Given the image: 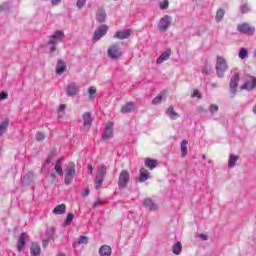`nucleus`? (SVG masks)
Returning a JSON list of instances; mask_svg holds the SVG:
<instances>
[{
    "instance_id": "obj_1",
    "label": "nucleus",
    "mask_w": 256,
    "mask_h": 256,
    "mask_svg": "<svg viewBox=\"0 0 256 256\" xmlns=\"http://www.w3.org/2000/svg\"><path fill=\"white\" fill-rule=\"evenodd\" d=\"M105 177H107V166H105V164H101L96 171L94 179L95 189H101L103 181H105Z\"/></svg>"
},
{
    "instance_id": "obj_2",
    "label": "nucleus",
    "mask_w": 256,
    "mask_h": 256,
    "mask_svg": "<svg viewBox=\"0 0 256 256\" xmlns=\"http://www.w3.org/2000/svg\"><path fill=\"white\" fill-rule=\"evenodd\" d=\"M215 68L218 77H225V72L229 69V66L223 56H217Z\"/></svg>"
},
{
    "instance_id": "obj_3",
    "label": "nucleus",
    "mask_w": 256,
    "mask_h": 256,
    "mask_svg": "<svg viewBox=\"0 0 256 256\" xmlns=\"http://www.w3.org/2000/svg\"><path fill=\"white\" fill-rule=\"evenodd\" d=\"M76 171H77V167L75 166V163L73 162L68 163L66 167V174L64 179L67 185H71V183H73V179H75Z\"/></svg>"
},
{
    "instance_id": "obj_4",
    "label": "nucleus",
    "mask_w": 256,
    "mask_h": 256,
    "mask_svg": "<svg viewBox=\"0 0 256 256\" xmlns=\"http://www.w3.org/2000/svg\"><path fill=\"white\" fill-rule=\"evenodd\" d=\"M256 87V77L249 74L245 75V82L240 86L241 91H253Z\"/></svg>"
},
{
    "instance_id": "obj_5",
    "label": "nucleus",
    "mask_w": 256,
    "mask_h": 256,
    "mask_svg": "<svg viewBox=\"0 0 256 256\" xmlns=\"http://www.w3.org/2000/svg\"><path fill=\"white\" fill-rule=\"evenodd\" d=\"M238 33H242L243 35L253 36L255 35V27L251 24L244 22L237 26Z\"/></svg>"
},
{
    "instance_id": "obj_6",
    "label": "nucleus",
    "mask_w": 256,
    "mask_h": 256,
    "mask_svg": "<svg viewBox=\"0 0 256 256\" xmlns=\"http://www.w3.org/2000/svg\"><path fill=\"white\" fill-rule=\"evenodd\" d=\"M131 179V175L129 174V171L122 170L119 178H118V187L119 189H125L127 185H129V180Z\"/></svg>"
},
{
    "instance_id": "obj_7",
    "label": "nucleus",
    "mask_w": 256,
    "mask_h": 256,
    "mask_svg": "<svg viewBox=\"0 0 256 256\" xmlns=\"http://www.w3.org/2000/svg\"><path fill=\"white\" fill-rule=\"evenodd\" d=\"M121 55H123V52L121 51L119 44H113L108 48L109 59H119Z\"/></svg>"
},
{
    "instance_id": "obj_8",
    "label": "nucleus",
    "mask_w": 256,
    "mask_h": 256,
    "mask_svg": "<svg viewBox=\"0 0 256 256\" xmlns=\"http://www.w3.org/2000/svg\"><path fill=\"white\" fill-rule=\"evenodd\" d=\"M63 39H65V32H63V30H58L54 35L50 36L48 45H57V43L63 41Z\"/></svg>"
},
{
    "instance_id": "obj_9",
    "label": "nucleus",
    "mask_w": 256,
    "mask_h": 256,
    "mask_svg": "<svg viewBox=\"0 0 256 256\" xmlns=\"http://www.w3.org/2000/svg\"><path fill=\"white\" fill-rule=\"evenodd\" d=\"M239 81H240V77H239V73H235L231 80H230V93H232V95H235L237 93V87H239Z\"/></svg>"
},
{
    "instance_id": "obj_10",
    "label": "nucleus",
    "mask_w": 256,
    "mask_h": 256,
    "mask_svg": "<svg viewBox=\"0 0 256 256\" xmlns=\"http://www.w3.org/2000/svg\"><path fill=\"white\" fill-rule=\"evenodd\" d=\"M169 27H171V16L166 15L163 18H161L158 25V29L160 31H167Z\"/></svg>"
},
{
    "instance_id": "obj_11",
    "label": "nucleus",
    "mask_w": 256,
    "mask_h": 256,
    "mask_svg": "<svg viewBox=\"0 0 256 256\" xmlns=\"http://www.w3.org/2000/svg\"><path fill=\"white\" fill-rule=\"evenodd\" d=\"M113 127L114 124L112 121L107 122L104 129V134L102 135L103 141H107V139H111V137H113Z\"/></svg>"
},
{
    "instance_id": "obj_12",
    "label": "nucleus",
    "mask_w": 256,
    "mask_h": 256,
    "mask_svg": "<svg viewBox=\"0 0 256 256\" xmlns=\"http://www.w3.org/2000/svg\"><path fill=\"white\" fill-rule=\"evenodd\" d=\"M107 31H109V27L107 25H103L99 27L94 34L93 43H96V41H99L101 37L107 34Z\"/></svg>"
},
{
    "instance_id": "obj_13",
    "label": "nucleus",
    "mask_w": 256,
    "mask_h": 256,
    "mask_svg": "<svg viewBox=\"0 0 256 256\" xmlns=\"http://www.w3.org/2000/svg\"><path fill=\"white\" fill-rule=\"evenodd\" d=\"M27 239H29V235H27V233L20 234L18 238L17 251H23V248L27 244Z\"/></svg>"
},
{
    "instance_id": "obj_14",
    "label": "nucleus",
    "mask_w": 256,
    "mask_h": 256,
    "mask_svg": "<svg viewBox=\"0 0 256 256\" xmlns=\"http://www.w3.org/2000/svg\"><path fill=\"white\" fill-rule=\"evenodd\" d=\"M77 93H79V87H77V84H75V82L70 83L67 87L68 97H74Z\"/></svg>"
},
{
    "instance_id": "obj_15",
    "label": "nucleus",
    "mask_w": 256,
    "mask_h": 256,
    "mask_svg": "<svg viewBox=\"0 0 256 256\" xmlns=\"http://www.w3.org/2000/svg\"><path fill=\"white\" fill-rule=\"evenodd\" d=\"M82 118L83 126L89 129V127H91V123H93V115H91L90 112H85Z\"/></svg>"
},
{
    "instance_id": "obj_16",
    "label": "nucleus",
    "mask_w": 256,
    "mask_h": 256,
    "mask_svg": "<svg viewBox=\"0 0 256 256\" xmlns=\"http://www.w3.org/2000/svg\"><path fill=\"white\" fill-rule=\"evenodd\" d=\"M144 206L146 209H149L150 211H157L159 209V205H157L151 198H146L144 200Z\"/></svg>"
},
{
    "instance_id": "obj_17",
    "label": "nucleus",
    "mask_w": 256,
    "mask_h": 256,
    "mask_svg": "<svg viewBox=\"0 0 256 256\" xmlns=\"http://www.w3.org/2000/svg\"><path fill=\"white\" fill-rule=\"evenodd\" d=\"M131 33H132L131 29H127L124 31H118L114 35V38L115 39H129V37H131Z\"/></svg>"
},
{
    "instance_id": "obj_18",
    "label": "nucleus",
    "mask_w": 256,
    "mask_h": 256,
    "mask_svg": "<svg viewBox=\"0 0 256 256\" xmlns=\"http://www.w3.org/2000/svg\"><path fill=\"white\" fill-rule=\"evenodd\" d=\"M67 71V64L63 60H58L56 65V74L63 75Z\"/></svg>"
},
{
    "instance_id": "obj_19",
    "label": "nucleus",
    "mask_w": 256,
    "mask_h": 256,
    "mask_svg": "<svg viewBox=\"0 0 256 256\" xmlns=\"http://www.w3.org/2000/svg\"><path fill=\"white\" fill-rule=\"evenodd\" d=\"M135 102H128L121 108V113H133L135 111Z\"/></svg>"
},
{
    "instance_id": "obj_20",
    "label": "nucleus",
    "mask_w": 256,
    "mask_h": 256,
    "mask_svg": "<svg viewBox=\"0 0 256 256\" xmlns=\"http://www.w3.org/2000/svg\"><path fill=\"white\" fill-rule=\"evenodd\" d=\"M30 253L32 256L41 255V246L37 242H33L30 246Z\"/></svg>"
},
{
    "instance_id": "obj_21",
    "label": "nucleus",
    "mask_w": 256,
    "mask_h": 256,
    "mask_svg": "<svg viewBox=\"0 0 256 256\" xmlns=\"http://www.w3.org/2000/svg\"><path fill=\"white\" fill-rule=\"evenodd\" d=\"M67 211V205L59 204L52 210L53 215H63Z\"/></svg>"
},
{
    "instance_id": "obj_22",
    "label": "nucleus",
    "mask_w": 256,
    "mask_h": 256,
    "mask_svg": "<svg viewBox=\"0 0 256 256\" xmlns=\"http://www.w3.org/2000/svg\"><path fill=\"white\" fill-rule=\"evenodd\" d=\"M169 57H171V49L163 52L160 57L157 58L156 63H158V65H161V63H164V61L169 60Z\"/></svg>"
},
{
    "instance_id": "obj_23",
    "label": "nucleus",
    "mask_w": 256,
    "mask_h": 256,
    "mask_svg": "<svg viewBox=\"0 0 256 256\" xmlns=\"http://www.w3.org/2000/svg\"><path fill=\"white\" fill-rule=\"evenodd\" d=\"M112 250L111 246L109 245H103L99 249V255L100 256H111Z\"/></svg>"
},
{
    "instance_id": "obj_24",
    "label": "nucleus",
    "mask_w": 256,
    "mask_h": 256,
    "mask_svg": "<svg viewBox=\"0 0 256 256\" xmlns=\"http://www.w3.org/2000/svg\"><path fill=\"white\" fill-rule=\"evenodd\" d=\"M149 179V171L145 168L140 169V176H139V181L140 183H145Z\"/></svg>"
},
{
    "instance_id": "obj_25",
    "label": "nucleus",
    "mask_w": 256,
    "mask_h": 256,
    "mask_svg": "<svg viewBox=\"0 0 256 256\" xmlns=\"http://www.w3.org/2000/svg\"><path fill=\"white\" fill-rule=\"evenodd\" d=\"M145 167L150 169V171H153V169H155V167H157V160H153L151 158L146 159Z\"/></svg>"
},
{
    "instance_id": "obj_26",
    "label": "nucleus",
    "mask_w": 256,
    "mask_h": 256,
    "mask_svg": "<svg viewBox=\"0 0 256 256\" xmlns=\"http://www.w3.org/2000/svg\"><path fill=\"white\" fill-rule=\"evenodd\" d=\"M181 251H183V246L181 245V242H177L173 245L172 253H174V255H181Z\"/></svg>"
},
{
    "instance_id": "obj_27",
    "label": "nucleus",
    "mask_w": 256,
    "mask_h": 256,
    "mask_svg": "<svg viewBox=\"0 0 256 256\" xmlns=\"http://www.w3.org/2000/svg\"><path fill=\"white\" fill-rule=\"evenodd\" d=\"M239 160V156L230 155L229 161H228V167H235V164L237 163V161Z\"/></svg>"
},
{
    "instance_id": "obj_28",
    "label": "nucleus",
    "mask_w": 256,
    "mask_h": 256,
    "mask_svg": "<svg viewBox=\"0 0 256 256\" xmlns=\"http://www.w3.org/2000/svg\"><path fill=\"white\" fill-rule=\"evenodd\" d=\"M7 127H9V120H4L0 124V137L7 131Z\"/></svg>"
},
{
    "instance_id": "obj_29",
    "label": "nucleus",
    "mask_w": 256,
    "mask_h": 256,
    "mask_svg": "<svg viewBox=\"0 0 256 256\" xmlns=\"http://www.w3.org/2000/svg\"><path fill=\"white\" fill-rule=\"evenodd\" d=\"M106 17H107V14L103 10H100L97 13V21H99V23H103L105 21Z\"/></svg>"
},
{
    "instance_id": "obj_30",
    "label": "nucleus",
    "mask_w": 256,
    "mask_h": 256,
    "mask_svg": "<svg viewBox=\"0 0 256 256\" xmlns=\"http://www.w3.org/2000/svg\"><path fill=\"white\" fill-rule=\"evenodd\" d=\"M95 93H97V88L90 87L88 89V96H89L90 101H95Z\"/></svg>"
},
{
    "instance_id": "obj_31",
    "label": "nucleus",
    "mask_w": 256,
    "mask_h": 256,
    "mask_svg": "<svg viewBox=\"0 0 256 256\" xmlns=\"http://www.w3.org/2000/svg\"><path fill=\"white\" fill-rule=\"evenodd\" d=\"M187 145H188L187 140H183V141L181 142V153H182V157H187Z\"/></svg>"
},
{
    "instance_id": "obj_32",
    "label": "nucleus",
    "mask_w": 256,
    "mask_h": 256,
    "mask_svg": "<svg viewBox=\"0 0 256 256\" xmlns=\"http://www.w3.org/2000/svg\"><path fill=\"white\" fill-rule=\"evenodd\" d=\"M166 113L172 119H175V117H177V112H175V109L173 108V106L168 107Z\"/></svg>"
},
{
    "instance_id": "obj_33",
    "label": "nucleus",
    "mask_w": 256,
    "mask_h": 256,
    "mask_svg": "<svg viewBox=\"0 0 256 256\" xmlns=\"http://www.w3.org/2000/svg\"><path fill=\"white\" fill-rule=\"evenodd\" d=\"M223 17H225V10L220 8L216 12V21H221Z\"/></svg>"
},
{
    "instance_id": "obj_34",
    "label": "nucleus",
    "mask_w": 256,
    "mask_h": 256,
    "mask_svg": "<svg viewBox=\"0 0 256 256\" xmlns=\"http://www.w3.org/2000/svg\"><path fill=\"white\" fill-rule=\"evenodd\" d=\"M73 219H75V214L73 213H69L67 216H66V219H65V225H71V223H73Z\"/></svg>"
},
{
    "instance_id": "obj_35",
    "label": "nucleus",
    "mask_w": 256,
    "mask_h": 256,
    "mask_svg": "<svg viewBox=\"0 0 256 256\" xmlns=\"http://www.w3.org/2000/svg\"><path fill=\"white\" fill-rule=\"evenodd\" d=\"M89 243V238L87 236H80L78 239V244L79 245H87Z\"/></svg>"
},
{
    "instance_id": "obj_36",
    "label": "nucleus",
    "mask_w": 256,
    "mask_h": 256,
    "mask_svg": "<svg viewBox=\"0 0 256 256\" xmlns=\"http://www.w3.org/2000/svg\"><path fill=\"white\" fill-rule=\"evenodd\" d=\"M240 59H247V49L241 48L239 52Z\"/></svg>"
},
{
    "instance_id": "obj_37",
    "label": "nucleus",
    "mask_w": 256,
    "mask_h": 256,
    "mask_svg": "<svg viewBox=\"0 0 256 256\" xmlns=\"http://www.w3.org/2000/svg\"><path fill=\"white\" fill-rule=\"evenodd\" d=\"M161 101H163V97H162V96H156V97L152 100V103H153V105H159V103H161Z\"/></svg>"
},
{
    "instance_id": "obj_38",
    "label": "nucleus",
    "mask_w": 256,
    "mask_h": 256,
    "mask_svg": "<svg viewBox=\"0 0 256 256\" xmlns=\"http://www.w3.org/2000/svg\"><path fill=\"white\" fill-rule=\"evenodd\" d=\"M44 139H45V134L41 132L36 133V141L40 142V141H43Z\"/></svg>"
},
{
    "instance_id": "obj_39",
    "label": "nucleus",
    "mask_w": 256,
    "mask_h": 256,
    "mask_svg": "<svg viewBox=\"0 0 256 256\" xmlns=\"http://www.w3.org/2000/svg\"><path fill=\"white\" fill-rule=\"evenodd\" d=\"M86 3L87 0H77L76 5L79 7V9H81V7H85Z\"/></svg>"
},
{
    "instance_id": "obj_40",
    "label": "nucleus",
    "mask_w": 256,
    "mask_h": 256,
    "mask_svg": "<svg viewBox=\"0 0 256 256\" xmlns=\"http://www.w3.org/2000/svg\"><path fill=\"white\" fill-rule=\"evenodd\" d=\"M54 169L58 175H63V168L61 165H55Z\"/></svg>"
},
{
    "instance_id": "obj_41",
    "label": "nucleus",
    "mask_w": 256,
    "mask_h": 256,
    "mask_svg": "<svg viewBox=\"0 0 256 256\" xmlns=\"http://www.w3.org/2000/svg\"><path fill=\"white\" fill-rule=\"evenodd\" d=\"M218 111H219V106H217L215 104L210 105V112L217 113Z\"/></svg>"
},
{
    "instance_id": "obj_42",
    "label": "nucleus",
    "mask_w": 256,
    "mask_h": 256,
    "mask_svg": "<svg viewBox=\"0 0 256 256\" xmlns=\"http://www.w3.org/2000/svg\"><path fill=\"white\" fill-rule=\"evenodd\" d=\"M160 7L162 9H167L169 7V1L168 0H164V1L160 2Z\"/></svg>"
},
{
    "instance_id": "obj_43",
    "label": "nucleus",
    "mask_w": 256,
    "mask_h": 256,
    "mask_svg": "<svg viewBox=\"0 0 256 256\" xmlns=\"http://www.w3.org/2000/svg\"><path fill=\"white\" fill-rule=\"evenodd\" d=\"M192 97L193 98L197 97L198 99H201L202 98L201 92H199V90H193Z\"/></svg>"
},
{
    "instance_id": "obj_44",
    "label": "nucleus",
    "mask_w": 256,
    "mask_h": 256,
    "mask_svg": "<svg viewBox=\"0 0 256 256\" xmlns=\"http://www.w3.org/2000/svg\"><path fill=\"white\" fill-rule=\"evenodd\" d=\"M9 97V94L7 92H1L0 93V101H5Z\"/></svg>"
},
{
    "instance_id": "obj_45",
    "label": "nucleus",
    "mask_w": 256,
    "mask_h": 256,
    "mask_svg": "<svg viewBox=\"0 0 256 256\" xmlns=\"http://www.w3.org/2000/svg\"><path fill=\"white\" fill-rule=\"evenodd\" d=\"M241 11H242V13H249V6H247V4H244L241 7Z\"/></svg>"
},
{
    "instance_id": "obj_46",
    "label": "nucleus",
    "mask_w": 256,
    "mask_h": 256,
    "mask_svg": "<svg viewBox=\"0 0 256 256\" xmlns=\"http://www.w3.org/2000/svg\"><path fill=\"white\" fill-rule=\"evenodd\" d=\"M101 203H103V200H101V199H99L98 201L94 202L93 209H97V207H99V205H101Z\"/></svg>"
},
{
    "instance_id": "obj_47",
    "label": "nucleus",
    "mask_w": 256,
    "mask_h": 256,
    "mask_svg": "<svg viewBox=\"0 0 256 256\" xmlns=\"http://www.w3.org/2000/svg\"><path fill=\"white\" fill-rule=\"evenodd\" d=\"M65 109H67V105L61 104L59 107V113H61V111H64Z\"/></svg>"
},
{
    "instance_id": "obj_48",
    "label": "nucleus",
    "mask_w": 256,
    "mask_h": 256,
    "mask_svg": "<svg viewBox=\"0 0 256 256\" xmlns=\"http://www.w3.org/2000/svg\"><path fill=\"white\" fill-rule=\"evenodd\" d=\"M50 45H52V46L50 47L51 53H55V51H57V47H55V44H50Z\"/></svg>"
},
{
    "instance_id": "obj_49",
    "label": "nucleus",
    "mask_w": 256,
    "mask_h": 256,
    "mask_svg": "<svg viewBox=\"0 0 256 256\" xmlns=\"http://www.w3.org/2000/svg\"><path fill=\"white\" fill-rule=\"evenodd\" d=\"M89 195V188L84 189L83 197H87Z\"/></svg>"
},
{
    "instance_id": "obj_50",
    "label": "nucleus",
    "mask_w": 256,
    "mask_h": 256,
    "mask_svg": "<svg viewBox=\"0 0 256 256\" xmlns=\"http://www.w3.org/2000/svg\"><path fill=\"white\" fill-rule=\"evenodd\" d=\"M200 238H202L203 241H207L208 236L206 234H200Z\"/></svg>"
},
{
    "instance_id": "obj_51",
    "label": "nucleus",
    "mask_w": 256,
    "mask_h": 256,
    "mask_svg": "<svg viewBox=\"0 0 256 256\" xmlns=\"http://www.w3.org/2000/svg\"><path fill=\"white\" fill-rule=\"evenodd\" d=\"M93 166L92 165H88V171H90V175H93Z\"/></svg>"
},
{
    "instance_id": "obj_52",
    "label": "nucleus",
    "mask_w": 256,
    "mask_h": 256,
    "mask_svg": "<svg viewBox=\"0 0 256 256\" xmlns=\"http://www.w3.org/2000/svg\"><path fill=\"white\" fill-rule=\"evenodd\" d=\"M49 245V239L44 240L43 247H47Z\"/></svg>"
},
{
    "instance_id": "obj_53",
    "label": "nucleus",
    "mask_w": 256,
    "mask_h": 256,
    "mask_svg": "<svg viewBox=\"0 0 256 256\" xmlns=\"http://www.w3.org/2000/svg\"><path fill=\"white\" fill-rule=\"evenodd\" d=\"M52 3L53 5H59V3H61V0H53Z\"/></svg>"
},
{
    "instance_id": "obj_54",
    "label": "nucleus",
    "mask_w": 256,
    "mask_h": 256,
    "mask_svg": "<svg viewBox=\"0 0 256 256\" xmlns=\"http://www.w3.org/2000/svg\"><path fill=\"white\" fill-rule=\"evenodd\" d=\"M63 163V158H59L56 162V165H61Z\"/></svg>"
},
{
    "instance_id": "obj_55",
    "label": "nucleus",
    "mask_w": 256,
    "mask_h": 256,
    "mask_svg": "<svg viewBox=\"0 0 256 256\" xmlns=\"http://www.w3.org/2000/svg\"><path fill=\"white\" fill-rule=\"evenodd\" d=\"M50 177H51V179H52V181H55V179H57V175H55V174H50Z\"/></svg>"
},
{
    "instance_id": "obj_56",
    "label": "nucleus",
    "mask_w": 256,
    "mask_h": 256,
    "mask_svg": "<svg viewBox=\"0 0 256 256\" xmlns=\"http://www.w3.org/2000/svg\"><path fill=\"white\" fill-rule=\"evenodd\" d=\"M47 165H49L51 163V157H49L46 162H45Z\"/></svg>"
},
{
    "instance_id": "obj_57",
    "label": "nucleus",
    "mask_w": 256,
    "mask_h": 256,
    "mask_svg": "<svg viewBox=\"0 0 256 256\" xmlns=\"http://www.w3.org/2000/svg\"><path fill=\"white\" fill-rule=\"evenodd\" d=\"M198 111L201 113V111H205V109H203V107L200 106V107L198 108Z\"/></svg>"
},
{
    "instance_id": "obj_58",
    "label": "nucleus",
    "mask_w": 256,
    "mask_h": 256,
    "mask_svg": "<svg viewBox=\"0 0 256 256\" xmlns=\"http://www.w3.org/2000/svg\"><path fill=\"white\" fill-rule=\"evenodd\" d=\"M206 75H209V73H211V69H209L208 71L204 72Z\"/></svg>"
},
{
    "instance_id": "obj_59",
    "label": "nucleus",
    "mask_w": 256,
    "mask_h": 256,
    "mask_svg": "<svg viewBox=\"0 0 256 256\" xmlns=\"http://www.w3.org/2000/svg\"><path fill=\"white\" fill-rule=\"evenodd\" d=\"M253 113L256 115V105L253 107Z\"/></svg>"
},
{
    "instance_id": "obj_60",
    "label": "nucleus",
    "mask_w": 256,
    "mask_h": 256,
    "mask_svg": "<svg viewBox=\"0 0 256 256\" xmlns=\"http://www.w3.org/2000/svg\"><path fill=\"white\" fill-rule=\"evenodd\" d=\"M57 256H65V254H58Z\"/></svg>"
},
{
    "instance_id": "obj_61",
    "label": "nucleus",
    "mask_w": 256,
    "mask_h": 256,
    "mask_svg": "<svg viewBox=\"0 0 256 256\" xmlns=\"http://www.w3.org/2000/svg\"><path fill=\"white\" fill-rule=\"evenodd\" d=\"M254 57H256V51L254 52Z\"/></svg>"
}]
</instances>
